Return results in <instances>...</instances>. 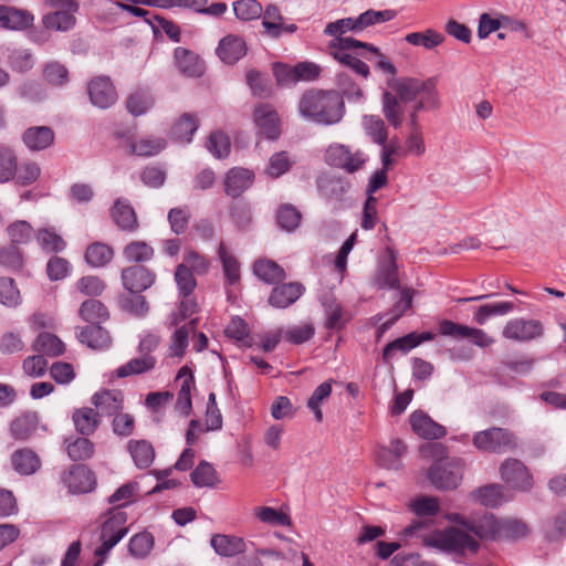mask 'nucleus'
<instances>
[{"label": "nucleus", "instance_id": "1", "mask_svg": "<svg viewBox=\"0 0 566 566\" xmlns=\"http://www.w3.org/2000/svg\"><path fill=\"white\" fill-rule=\"evenodd\" d=\"M401 536L406 542L419 541L423 546L443 552L476 553L480 545L469 533L457 527L432 530L428 522L418 521L407 526Z\"/></svg>", "mask_w": 566, "mask_h": 566}, {"label": "nucleus", "instance_id": "2", "mask_svg": "<svg viewBox=\"0 0 566 566\" xmlns=\"http://www.w3.org/2000/svg\"><path fill=\"white\" fill-rule=\"evenodd\" d=\"M447 517L451 522L463 524L482 541L517 542L531 534V527L524 520L512 516L496 517L494 514H485L470 524L459 514H449Z\"/></svg>", "mask_w": 566, "mask_h": 566}, {"label": "nucleus", "instance_id": "3", "mask_svg": "<svg viewBox=\"0 0 566 566\" xmlns=\"http://www.w3.org/2000/svg\"><path fill=\"white\" fill-rule=\"evenodd\" d=\"M298 112L307 120L321 125H334L342 120L345 106L337 92L311 90L302 95Z\"/></svg>", "mask_w": 566, "mask_h": 566}, {"label": "nucleus", "instance_id": "4", "mask_svg": "<svg viewBox=\"0 0 566 566\" xmlns=\"http://www.w3.org/2000/svg\"><path fill=\"white\" fill-rule=\"evenodd\" d=\"M437 77L421 80L418 77H401L391 85L395 95L407 103L421 98L416 103V111H434L441 107V96L437 87Z\"/></svg>", "mask_w": 566, "mask_h": 566}, {"label": "nucleus", "instance_id": "5", "mask_svg": "<svg viewBox=\"0 0 566 566\" xmlns=\"http://www.w3.org/2000/svg\"><path fill=\"white\" fill-rule=\"evenodd\" d=\"M421 453L427 458L442 460L446 449L441 443H427L421 448ZM463 464L460 459L438 461L428 473L430 482L437 489H455L462 480Z\"/></svg>", "mask_w": 566, "mask_h": 566}, {"label": "nucleus", "instance_id": "6", "mask_svg": "<svg viewBox=\"0 0 566 566\" xmlns=\"http://www.w3.org/2000/svg\"><path fill=\"white\" fill-rule=\"evenodd\" d=\"M472 443L481 452L496 454L512 452L518 447L515 434L500 427L478 431L472 438Z\"/></svg>", "mask_w": 566, "mask_h": 566}, {"label": "nucleus", "instance_id": "7", "mask_svg": "<svg viewBox=\"0 0 566 566\" xmlns=\"http://www.w3.org/2000/svg\"><path fill=\"white\" fill-rule=\"evenodd\" d=\"M325 161L328 166L343 169L348 174L360 170L366 164L367 155L359 150H353L349 146L333 143L325 150Z\"/></svg>", "mask_w": 566, "mask_h": 566}, {"label": "nucleus", "instance_id": "8", "mask_svg": "<svg viewBox=\"0 0 566 566\" xmlns=\"http://www.w3.org/2000/svg\"><path fill=\"white\" fill-rule=\"evenodd\" d=\"M504 484L517 492H530L534 486V478L524 462L516 458H506L499 468Z\"/></svg>", "mask_w": 566, "mask_h": 566}, {"label": "nucleus", "instance_id": "9", "mask_svg": "<svg viewBox=\"0 0 566 566\" xmlns=\"http://www.w3.org/2000/svg\"><path fill=\"white\" fill-rule=\"evenodd\" d=\"M54 11L43 15L42 23L50 31H67L75 24L73 13L77 10L74 0H49Z\"/></svg>", "mask_w": 566, "mask_h": 566}, {"label": "nucleus", "instance_id": "10", "mask_svg": "<svg viewBox=\"0 0 566 566\" xmlns=\"http://www.w3.org/2000/svg\"><path fill=\"white\" fill-rule=\"evenodd\" d=\"M439 334L457 339H469L472 344L481 348L489 347L494 343V339L483 329L458 324L449 319L440 322Z\"/></svg>", "mask_w": 566, "mask_h": 566}, {"label": "nucleus", "instance_id": "11", "mask_svg": "<svg viewBox=\"0 0 566 566\" xmlns=\"http://www.w3.org/2000/svg\"><path fill=\"white\" fill-rule=\"evenodd\" d=\"M543 325L537 319L513 318L503 327L502 335L514 342H530L543 335Z\"/></svg>", "mask_w": 566, "mask_h": 566}, {"label": "nucleus", "instance_id": "12", "mask_svg": "<svg viewBox=\"0 0 566 566\" xmlns=\"http://www.w3.org/2000/svg\"><path fill=\"white\" fill-rule=\"evenodd\" d=\"M62 481L74 494L88 493L96 486L94 473L85 465H72L69 471L64 472Z\"/></svg>", "mask_w": 566, "mask_h": 566}, {"label": "nucleus", "instance_id": "13", "mask_svg": "<svg viewBox=\"0 0 566 566\" xmlns=\"http://www.w3.org/2000/svg\"><path fill=\"white\" fill-rule=\"evenodd\" d=\"M120 277L129 293H142L155 283L156 274L143 265H132L122 271Z\"/></svg>", "mask_w": 566, "mask_h": 566}, {"label": "nucleus", "instance_id": "14", "mask_svg": "<svg viewBox=\"0 0 566 566\" xmlns=\"http://www.w3.org/2000/svg\"><path fill=\"white\" fill-rule=\"evenodd\" d=\"M88 96L92 104L102 109L111 107L117 101L115 87L106 76H97L90 82Z\"/></svg>", "mask_w": 566, "mask_h": 566}, {"label": "nucleus", "instance_id": "15", "mask_svg": "<svg viewBox=\"0 0 566 566\" xmlns=\"http://www.w3.org/2000/svg\"><path fill=\"white\" fill-rule=\"evenodd\" d=\"M254 123L259 132L269 139L280 136V118L276 111L270 104H260L253 114Z\"/></svg>", "mask_w": 566, "mask_h": 566}, {"label": "nucleus", "instance_id": "16", "mask_svg": "<svg viewBox=\"0 0 566 566\" xmlns=\"http://www.w3.org/2000/svg\"><path fill=\"white\" fill-rule=\"evenodd\" d=\"M34 17L24 9L0 6V28L12 31H22L33 24Z\"/></svg>", "mask_w": 566, "mask_h": 566}, {"label": "nucleus", "instance_id": "17", "mask_svg": "<svg viewBox=\"0 0 566 566\" xmlns=\"http://www.w3.org/2000/svg\"><path fill=\"white\" fill-rule=\"evenodd\" d=\"M409 421L412 431L423 439H440L447 433L444 427L421 410L413 411Z\"/></svg>", "mask_w": 566, "mask_h": 566}, {"label": "nucleus", "instance_id": "18", "mask_svg": "<svg viewBox=\"0 0 566 566\" xmlns=\"http://www.w3.org/2000/svg\"><path fill=\"white\" fill-rule=\"evenodd\" d=\"M245 41L234 34L222 38L217 48V55L227 64H234L247 54Z\"/></svg>", "mask_w": 566, "mask_h": 566}, {"label": "nucleus", "instance_id": "19", "mask_svg": "<svg viewBox=\"0 0 566 566\" xmlns=\"http://www.w3.org/2000/svg\"><path fill=\"white\" fill-rule=\"evenodd\" d=\"M254 175L244 168L230 169L224 179V191L228 196L238 198L253 184Z\"/></svg>", "mask_w": 566, "mask_h": 566}, {"label": "nucleus", "instance_id": "20", "mask_svg": "<svg viewBox=\"0 0 566 566\" xmlns=\"http://www.w3.org/2000/svg\"><path fill=\"white\" fill-rule=\"evenodd\" d=\"M92 403L101 417L116 416L123 408V395L117 390H102L92 397Z\"/></svg>", "mask_w": 566, "mask_h": 566}, {"label": "nucleus", "instance_id": "21", "mask_svg": "<svg viewBox=\"0 0 566 566\" xmlns=\"http://www.w3.org/2000/svg\"><path fill=\"white\" fill-rule=\"evenodd\" d=\"M76 337L93 349L108 348L112 343L108 332L101 327V324L77 327Z\"/></svg>", "mask_w": 566, "mask_h": 566}, {"label": "nucleus", "instance_id": "22", "mask_svg": "<svg viewBox=\"0 0 566 566\" xmlns=\"http://www.w3.org/2000/svg\"><path fill=\"white\" fill-rule=\"evenodd\" d=\"M303 292V285L296 282L279 285L272 290L269 304L273 307L285 308L296 302Z\"/></svg>", "mask_w": 566, "mask_h": 566}, {"label": "nucleus", "instance_id": "23", "mask_svg": "<svg viewBox=\"0 0 566 566\" xmlns=\"http://www.w3.org/2000/svg\"><path fill=\"white\" fill-rule=\"evenodd\" d=\"M324 34L332 38L327 44V49H359V46H366V42H361L352 36H346V32L342 27L339 19L328 22L325 25Z\"/></svg>", "mask_w": 566, "mask_h": 566}, {"label": "nucleus", "instance_id": "24", "mask_svg": "<svg viewBox=\"0 0 566 566\" xmlns=\"http://www.w3.org/2000/svg\"><path fill=\"white\" fill-rule=\"evenodd\" d=\"M175 63L179 71L189 77H199L203 73V65L198 55L185 48L175 49Z\"/></svg>", "mask_w": 566, "mask_h": 566}, {"label": "nucleus", "instance_id": "25", "mask_svg": "<svg viewBox=\"0 0 566 566\" xmlns=\"http://www.w3.org/2000/svg\"><path fill=\"white\" fill-rule=\"evenodd\" d=\"M210 544L214 552L224 557H232L245 551L243 538L226 534H216L211 537Z\"/></svg>", "mask_w": 566, "mask_h": 566}, {"label": "nucleus", "instance_id": "26", "mask_svg": "<svg viewBox=\"0 0 566 566\" xmlns=\"http://www.w3.org/2000/svg\"><path fill=\"white\" fill-rule=\"evenodd\" d=\"M176 380L180 381V389L178 392L176 406L181 413L187 416L191 411L192 407L191 388L193 386V375L187 366H184L178 371Z\"/></svg>", "mask_w": 566, "mask_h": 566}, {"label": "nucleus", "instance_id": "27", "mask_svg": "<svg viewBox=\"0 0 566 566\" xmlns=\"http://www.w3.org/2000/svg\"><path fill=\"white\" fill-rule=\"evenodd\" d=\"M24 145L31 150H43L54 142V133L49 126L28 128L22 136Z\"/></svg>", "mask_w": 566, "mask_h": 566}, {"label": "nucleus", "instance_id": "28", "mask_svg": "<svg viewBox=\"0 0 566 566\" xmlns=\"http://www.w3.org/2000/svg\"><path fill=\"white\" fill-rule=\"evenodd\" d=\"M112 218L124 231H135L138 221L134 208L125 199H117L112 209Z\"/></svg>", "mask_w": 566, "mask_h": 566}, {"label": "nucleus", "instance_id": "29", "mask_svg": "<svg viewBox=\"0 0 566 566\" xmlns=\"http://www.w3.org/2000/svg\"><path fill=\"white\" fill-rule=\"evenodd\" d=\"M127 450L138 469H147L155 460V449L147 440H129Z\"/></svg>", "mask_w": 566, "mask_h": 566}, {"label": "nucleus", "instance_id": "30", "mask_svg": "<svg viewBox=\"0 0 566 566\" xmlns=\"http://www.w3.org/2000/svg\"><path fill=\"white\" fill-rule=\"evenodd\" d=\"M126 521L127 515L124 511L112 510L102 525L101 535L119 542L127 533Z\"/></svg>", "mask_w": 566, "mask_h": 566}, {"label": "nucleus", "instance_id": "31", "mask_svg": "<svg viewBox=\"0 0 566 566\" xmlns=\"http://www.w3.org/2000/svg\"><path fill=\"white\" fill-rule=\"evenodd\" d=\"M321 301L326 314L325 326L329 329H340L348 319L342 305L331 294L322 296Z\"/></svg>", "mask_w": 566, "mask_h": 566}, {"label": "nucleus", "instance_id": "32", "mask_svg": "<svg viewBox=\"0 0 566 566\" xmlns=\"http://www.w3.org/2000/svg\"><path fill=\"white\" fill-rule=\"evenodd\" d=\"M253 273L266 284L282 282L286 274L282 266L272 260L260 259L254 262Z\"/></svg>", "mask_w": 566, "mask_h": 566}, {"label": "nucleus", "instance_id": "33", "mask_svg": "<svg viewBox=\"0 0 566 566\" xmlns=\"http://www.w3.org/2000/svg\"><path fill=\"white\" fill-rule=\"evenodd\" d=\"M78 316L90 325L102 324L108 319L107 307L96 298H88L82 302L78 308Z\"/></svg>", "mask_w": 566, "mask_h": 566}, {"label": "nucleus", "instance_id": "34", "mask_svg": "<svg viewBox=\"0 0 566 566\" xmlns=\"http://www.w3.org/2000/svg\"><path fill=\"white\" fill-rule=\"evenodd\" d=\"M156 363L155 356L139 354L138 357L132 358L126 364L118 367L115 373L119 378L139 375L153 370Z\"/></svg>", "mask_w": 566, "mask_h": 566}, {"label": "nucleus", "instance_id": "35", "mask_svg": "<svg viewBox=\"0 0 566 566\" xmlns=\"http://www.w3.org/2000/svg\"><path fill=\"white\" fill-rule=\"evenodd\" d=\"M99 418V413L88 407L76 409L72 416L76 431L84 436L92 434L96 430Z\"/></svg>", "mask_w": 566, "mask_h": 566}, {"label": "nucleus", "instance_id": "36", "mask_svg": "<svg viewBox=\"0 0 566 566\" xmlns=\"http://www.w3.org/2000/svg\"><path fill=\"white\" fill-rule=\"evenodd\" d=\"M401 102L399 97L389 92L382 94V113L395 128H400L403 122L405 109Z\"/></svg>", "mask_w": 566, "mask_h": 566}, {"label": "nucleus", "instance_id": "37", "mask_svg": "<svg viewBox=\"0 0 566 566\" xmlns=\"http://www.w3.org/2000/svg\"><path fill=\"white\" fill-rule=\"evenodd\" d=\"M154 105V98L148 91L136 90L126 98V109L133 116L146 114Z\"/></svg>", "mask_w": 566, "mask_h": 566}, {"label": "nucleus", "instance_id": "38", "mask_svg": "<svg viewBox=\"0 0 566 566\" xmlns=\"http://www.w3.org/2000/svg\"><path fill=\"white\" fill-rule=\"evenodd\" d=\"M114 256V250L106 243L95 242L87 247L85 260L93 268H102L109 263Z\"/></svg>", "mask_w": 566, "mask_h": 566}, {"label": "nucleus", "instance_id": "39", "mask_svg": "<svg viewBox=\"0 0 566 566\" xmlns=\"http://www.w3.org/2000/svg\"><path fill=\"white\" fill-rule=\"evenodd\" d=\"M199 310V305L192 295L181 296L180 303L167 317L166 324L169 327L177 326L188 317H191Z\"/></svg>", "mask_w": 566, "mask_h": 566}, {"label": "nucleus", "instance_id": "40", "mask_svg": "<svg viewBox=\"0 0 566 566\" xmlns=\"http://www.w3.org/2000/svg\"><path fill=\"white\" fill-rule=\"evenodd\" d=\"M405 41L415 46L432 50L443 43L444 35L433 29H427L423 32L408 33Z\"/></svg>", "mask_w": 566, "mask_h": 566}, {"label": "nucleus", "instance_id": "41", "mask_svg": "<svg viewBox=\"0 0 566 566\" xmlns=\"http://www.w3.org/2000/svg\"><path fill=\"white\" fill-rule=\"evenodd\" d=\"M12 465L21 474H32L40 468V459L32 450L21 449L12 454Z\"/></svg>", "mask_w": 566, "mask_h": 566}, {"label": "nucleus", "instance_id": "42", "mask_svg": "<svg viewBox=\"0 0 566 566\" xmlns=\"http://www.w3.org/2000/svg\"><path fill=\"white\" fill-rule=\"evenodd\" d=\"M199 123L196 116L191 114H184L172 126V137L181 143H189L192 135L198 129Z\"/></svg>", "mask_w": 566, "mask_h": 566}, {"label": "nucleus", "instance_id": "43", "mask_svg": "<svg viewBox=\"0 0 566 566\" xmlns=\"http://www.w3.org/2000/svg\"><path fill=\"white\" fill-rule=\"evenodd\" d=\"M412 296L413 291L411 289L400 290L399 300L394 304L390 311L391 317L379 326L380 333H385L411 306Z\"/></svg>", "mask_w": 566, "mask_h": 566}, {"label": "nucleus", "instance_id": "44", "mask_svg": "<svg viewBox=\"0 0 566 566\" xmlns=\"http://www.w3.org/2000/svg\"><path fill=\"white\" fill-rule=\"evenodd\" d=\"M474 497L488 507H496L505 501L503 486L500 484H489L478 489L474 492Z\"/></svg>", "mask_w": 566, "mask_h": 566}, {"label": "nucleus", "instance_id": "45", "mask_svg": "<svg viewBox=\"0 0 566 566\" xmlns=\"http://www.w3.org/2000/svg\"><path fill=\"white\" fill-rule=\"evenodd\" d=\"M218 254L227 282L231 285L238 283L240 280V265L235 256L228 251L223 243L220 244Z\"/></svg>", "mask_w": 566, "mask_h": 566}, {"label": "nucleus", "instance_id": "46", "mask_svg": "<svg viewBox=\"0 0 566 566\" xmlns=\"http://www.w3.org/2000/svg\"><path fill=\"white\" fill-rule=\"evenodd\" d=\"M106 287L105 282L97 275H86L74 284V292L94 298L99 296Z\"/></svg>", "mask_w": 566, "mask_h": 566}, {"label": "nucleus", "instance_id": "47", "mask_svg": "<svg viewBox=\"0 0 566 566\" xmlns=\"http://www.w3.org/2000/svg\"><path fill=\"white\" fill-rule=\"evenodd\" d=\"M166 147V142L163 138H140L130 144V153L137 156H155Z\"/></svg>", "mask_w": 566, "mask_h": 566}, {"label": "nucleus", "instance_id": "48", "mask_svg": "<svg viewBox=\"0 0 566 566\" xmlns=\"http://www.w3.org/2000/svg\"><path fill=\"white\" fill-rule=\"evenodd\" d=\"M418 345V335L416 333H410L403 337L397 338L394 342L387 344L382 350V359L385 361H389L394 357L396 352H401L406 354Z\"/></svg>", "mask_w": 566, "mask_h": 566}, {"label": "nucleus", "instance_id": "49", "mask_svg": "<svg viewBox=\"0 0 566 566\" xmlns=\"http://www.w3.org/2000/svg\"><path fill=\"white\" fill-rule=\"evenodd\" d=\"M192 324L193 321L191 322V326L184 325L172 333L168 348V355L170 357L181 358L185 355L189 345V333L193 328Z\"/></svg>", "mask_w": 566, "mask_h": 566}, {"label": "nucleus", "instance_id": "50", "mask_svg": "<svg viewBox=\"0 0 566 566\" xmlns=\"http://www.w3.org/2000/svg\"><path fill=\"white\" fill-rule=\"evenodd\" d=\"M191 481L197 488H212L218 482L214 468L207 461H201L191 473Z\"/></svg>", "mask_w": 566, "mask_h": 566}, {"label": "nucleus", "instance_id": "51", "mask_svg": "<svg viewBox=\"0 0 566 566\" xmlns=\"http://www.w3.org/2000/svg\"><path fill=\"white\" fill-rule=\"evenodd\" d=\"M33 348L50 356H59L65 350L62 340L50 333H41L35 339Z\"/></svg>", "mask_w": 566, "mask_h": 566}, {"label": "nucleus", "instance_id": "52", "mask_svg": "<svg viewBox=\"0 0 566 566\" xmlns=\"http://www.w3.org/2000/svg\"><path fill=\"white\" fill-rule=\"evenodd\" d=\"M363 126L366 134L374 143L385 145L388 134L384 120L376 115H366L363 118Z\"/></svg>", "mask_w": 566, "mask_h": 566}, {"label": "nucleus", "instance_id": "53", "mask_svg": "<svg viewBox=\"0 0 566 566\" xmlns=\"http://www.w3.org/2000/svg\"><path fill=\"white\" fill-rule=\"evenodd\" d=\"M377 280L381 286L389 289L398 287L397 265L391 250L388 251V259L379 268Z\"/></svg>", "mask_w": 566, "mask_h": 566}, {"label": "nucleus", "instance_id": "54", "mask_svg": "<svg viewBox=\"0 0 566 566\" xmlns=\"http://www.w3.org/2000/svg\"><path fill=\"white\" fill-rule=\"evenodd\" d=\"M36 426V416L34 413H25L12 421L11 433L15 439L24 440L31 437Z\"/></svg>", "mask_w": 566, "mask_h": 566}, {"label": "nucleus", "instance_id": "55", "mask_svg": "<svg viewBox=\"0 0 566 566\" xmlns=\"http://www.w3.org/2000/svg\"><path fill=\"white\" fill-rule=\"evenodd\" d=\"M395 17H396V12L394 10L376 11V10L369 9V10L363 12L361 14H359L358 17H356V19H357L359 32H363L364 30H366L367 28H369L371 25H375V24H378L381 22L391 21Z\"/></svg>", "mask_w": 566, "mask_h": 566}, {"label": "nucleus", "instance_id": "56", "mask_svg": "<svg viewBox=\"0 0 566 566\" xmlns=\"http://www.w3.org/2000/svg\"><path fill=\"white\" fill-rule=\"evenodd\" d=\"M175 281L180 296L192 295L197 286L193 272L186 264H179L175 271Z\"/></svg>", "mask_w": 566, "mask_h": 566}, {"label": "nucleus", "instance_id": "57", "mask_svg": "<svg viewBox=\"0 0 566 566\" xmlns=\"http://www.w3.org/2000/svg\"><path fill=\"white\" fill-rule=\"evenodd\" d=\"M513 308H514V305L511 302L484 304V305H481L474 313V321L478 324L483 325L488 321L489 317L495 316V315H506L510 312H512Z\"/></svg>", "mask_w": 566, "mask_h": 566}, {"label": "nucleus", "instance_id": "58", "mask_svg": "<svg viewBox=\"0 0 566 566\" xmlns=\"http://www.w3.org/2000/svg\"><path fill=\"white\" fill-rule=\"evenodd\" d=\"M17 156L13 150L0 147V184H4L14 178L17 172Z\"/></svg>", "mask_w": 566, "mask_h": 566}, {"label": "nucleus", "instance_id": "59", "mask_svg": "<svg viewBox=\"0 0 566 566\" xmlns=\"http://www.w3.org/2000/svg\"><path fill=\"white\" fill-rule=\"evenodd\" d=\"M233 11L238 19L250 21L259 19L263 13V8L256 0H238L233 2Z\"/></svg>", "mask_w": 566, "mask_h": 566}, {"label": "nucleus", "instance_id": "60", "mask_svg": "<svg viewBox=\"0 0 566 566\" xmlns=\"http://www.w3.org/2000/svg\"><path fill=\"white\" fill-rule=\"evenodd\" d=\"M262 24L268 34L272 36L281 35L283 32V17L276 6L270 4L265 8Z\"/></svg>", "mask_w": 566, "mask_h": 566}, {"label": "nucleus", "instance_id": "61", "mask_svg": "<svg viewBox=\"0 0 566 566\" xmlns=\"http://www.w3.org/2000/svg\"><path fill=\"white\" fill-rule=\"evenodd\" d=\"M408 509L419 517L433 516L439 512V503L432 496H419L408 503Z\"/></svg>", "mask_w": 566, "mask_h": 566}, {"label": "nucleus", "instance_id": "62", "mask_svg": "<svg viewBox=\"0 0 566 566\" xmlns=\"http://www.w3.org/2000/svg\"><path fill=\"white\" fill-rule=\"evenodd\" d=\"M510 21V18L506 15H501L500 18L495 19L492 18L489 13H482L479 18L478 36L480 39H486L492 32L506 27Z\"/></svg>", "mask_w": 566, "mask_h": 566}, {"label": "nucleus", "instance_id": "63", "mask_svg": "<svg viewBox=\"0 0 566 566\" xmlns=\"http://www.w3.org/2000/svg\"><path fill=\"white\" fill-rule=\"evenodd\" d=\"M123 311L136 316H143L148 312V303L142 293H130L119 298Z\"/></svg>", "mask_w": 566, "mask_h": 566}, {"label": "nucleus", "instance_id": "64", "mask_svg": "<svg viewBox=\"0 0 566 566\" xmlns=\"http://www.w3.org/2000/svg\"><path fill=\"white\" fill-rule=\"evenodd\" d=\"M123 254L129 262H144L153 258L154 250L145 242L133 241L125 247Z\"/></svg>", "mask_w": 566, "mask_h": 566}]
</instances>
